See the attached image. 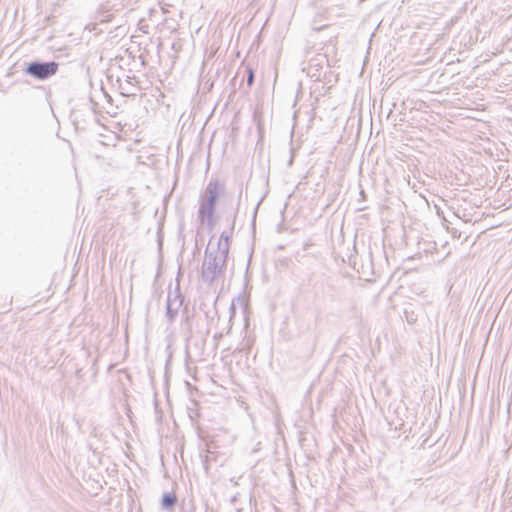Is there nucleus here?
Wrapping results in <instances>:
<instances>
[{"label": "nucleus", "instance_id": "1", "mask_svg": "<svg viewBox=\"0 0 512 512\" xmlns=\"http://www.w3.org/2000/svg\"><path fill=\"white\" fill-rule=\"evenodd\" d=\"M218 197V185L210 184L206 190V195L201 202L200 216L202 218H210L213 214L214 205Z\"/></svg>", "mask_w": 512, "mask_h": 512}, {"label": "nucleus", "instance_id": "2", "mask_svg": "<svg viewBox=\"0 0 512 512\" xmlns=\"http://www.w3.org/2000/svg\"><path fill=\"white\" fill-rule=\"evenodd\" d=\"M58 69V64L55 62L34 64V76L44 79L54 75Z\"/></svg>", "mask_w": 512, "mask_h": 512}, {"label": "nucleus", "instance_id": "3", "mask_svg": "<svg viewBox=\"0 0 512 512\" xmlns=\"http://www.w3.org/2000/svg\"><path fill=\"white\" fill-rule=\"evenodd\" d=\"M178 499L173 492H164L161 497V508L165 511H173L177 505Z\"/></svg>", "mask_w": 512, "mask_h": 512}, {"label": "nucleus", "instance_id": "4", "mask_svg": "<svg viewBox=\"0 0 512 512\" xmlns=\"http://www.w3.org/2000/svg\"><path fill=\"white\" fill-rule=\"evenodd\" d=\"M196 360L192 357V354L187 353L185 354V365L187 372L192 376L193 379L197 380L196 377V369L197 367L194 365Z\"/></svg>", "mask_w": 512, "mask_h": 512}, {"label": "nucleus", "instance_id": "5", "mask_svg": "<svg viewBox=\"0 0 512 512\" xmlns=\"http://www.w3.org/2000/svg\"><path fill=\"white\" fill-rule=\"evenodd\" d=\"M205 445L207 454H214L215 449L218 447L214 440H205Z\"/></svg>", "mask_w": 512, "mask_h": 512}, {"label": "nucleus", "instance_id": "6", "mask_svg": "<svg viewBox=\"0 0 512 512\" xmlns=\"http://www.w3.org/2000/svg\"><path fill=\"white\" fill-rule=\"evenodd\" d=\"M172 357H173V354L169 353L168 357H167V359L165 361V377L168 376L169 365L171 363Z\"/></svg>", "mask_w": 512, "mask_h": 512}, {"label": "nucleus", "instance_id": "7", "mask_svg": "<svg viewBox=\"0 0 512 512\" xmlns=\"http://www.w3.org/2000/svg\"><path fill=\"white\" fill-rule=\"evenodd\" d=\"M432 355L433 354H428V353H425V354H422L423 356V359L421 360L422 362H424L426 365L427 364H431L432 363Z\"/></svg>", "mask_w": 512, "mask_h": 512}, {"label": "nucleus", "instance_id": "8", "mask_svg": "<svg viewBox=\"0 0 512 512\" xmlns=\"http://www.w3.org/2000/svg\"><path fill=\"white\" fill-rule=\"evenodd\" d=\"M181 512H195L194 506H190L189 508H186L185 506L181 507Z\"/></svg>", "mask_w": 512, "mask_h": 512}, {"label": "nucleus", "instance_id": "9", "mask_svg": "<svg viewBox=\"0 0 512 512\" xmlns=\"http://www.w3.org/2000/svg\"><path fill=\"white\" fill-rule=\"evenodd\" d=\"M253 82V72L252 70L249 71V77H248V84L251 85Z\"/></svg>", "mask_w": 512, "mask_h": 512}, {"label": "nucleus", "instance_id": "10", "mask_svg": "<svg viewBox=\"0 0 512 512\" xmlns=\"http://www.w3.org/2000/svg\"><path fill=\"white\" fill-rule=\"evenodd\" d=\"M211 459H213V454H207L205 462Z\"/></svg>", "mask_w": 512, "mask_h": 512}, {"label": "nucleus", "instance_id": "11", "mask_svg": "<svg viewBox=\"0 0 512 512\" xmlns=\"http://www.w3.org/2000/svg\"><path fill=\"white\" fill-rule=\"evenodd\" d=\"M119 372H125V373H126V375H127V378H128V379H130V374H128V373L126 372V370L122 369V370H119Z\"/></svg>", "mask_w": 512, "mask_h": 512}, {"label": "nucleus", "instance_id": "12", "mask_svg": "<svg viewBox=\"0 0 512 512\" xmlns=\"http://www.w3.org/2000/svg\"><path fill=\"white\" fill-rule=\"evenodd\" d=\"M508 355H509V354H504V357H503V360H502L503 362H505V361H506V358L508 357Z\"/></svg>", "mask_w": 512, "mask_h": 512}, {"label": "nucleus", "instance_id": "13", "mask_svg": "<svg viewBox=\"0 0 512 512\" xmlns=\"http://www.w3.org/2000/svg\"><path fill=\"white\" fill-rule=\"evenodd\" d=\"M28 71L32 72V65L28 67Z\"/></svg>", "mask_w": 512, "mask_h": 512}]
</instances>
